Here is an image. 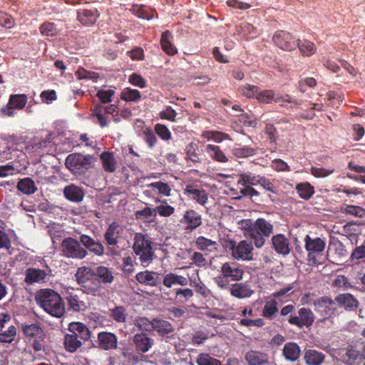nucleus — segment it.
<instances>
[{
    "instance_id": "nucleus-1",
    "label": "nucleus",
    "mask_w": 365,
    "mask_h": 365,
    "mask_svg": "<svg viewBox=\"0 0 365 365\" xmlns=\"http://www.w3.org/2000/svg\"><path fill=\"white\" fill-rule=\"evenodd\" d=\"M35 299L36 303L51 316L61 318L66 312L65 305L60 294L51 289L39 291Z\"/></svg>"
},
{
    "instance_id": "nucleus-2",
    "label": "nucleus",
    "mask_w": 365,
    "mask_h": 365,
    "mask_svg": "<svg viewBox=\"0 0 365 365\" xmlns=\"http://www.w3.org/2000/svg\"><path fill=\"white\" fill-rule=\"evenodd\" d=\"M153 242L150 238L143 233L137 232L134 235L133 250L140 264L146 267L153 260L155 256Z\"/></svg>"
},
{
    "instance_id": "nucleus-3",
    "label": "nucleus",
    "mask_w": 365,
    "mask_h": 365,
    "mask_svg": "<svg viewBox=\"0 0 365 365\" xmlns=\"http://www.w3.org/2000/svg\"><path fill=\"white\" fill-rule=\"evenodd\" d=\"M77 283L82 287L83 292L93 296H101L103 286L90 267H78L75 274Z\"/></svg>"
},
{
    "instance_id": "nucleus-4",
    "label": "nucleus",
    "mask_w": 365,
    "mask_h": 365,
    "mask_svg": "<svg viewBox=\"0 0 365 365\" xmlns=\"http://www.w3.org/2000/svg\"><path fill=\"white\" fill-rule=\"evenodd\" d=\"M68 331L71 334H67L64 336V346L66 351L69 352L76 351L81 346L82 343L78 339V337L83 340L90 338L91 332L87 327L81 322H71L68 326Z\"/></svg>"
},
{
    "instance_id": "nucleus-5",
    "label": "nucleus",
    "mask_w": 365,
    "mask_h": 365,
    "mask_svg": "<svg viewBox=\"0 0 365 365\" xmlns=\"http://www.w3.org/2000/svg\"><path fill=\"white\" fill-rule=\"evenodd\" d=\"M225 247L231 251L232 257L236 260L252 261L254 259L253 245L252 242L243 240L238 242L227 240Z\"/></svg>"
},
{
    "instance_id": "nucleus-6",
    "label": "nucleus",
    "mask_w": 365,
    "mask_h": 365,
    "mask_svg": "<svg viewBox=\"0 0 365 365\" xmlns=\"http://www.w3.org/2000/svg\"><path fill=\"white\" fill-rule=\"evenodd\" d=\"M304 247L308 252V261L312 264L322 263V253L324 250L326 242L320 237H312L307 235L304 237Z\"/></svg>"
},
{
    "instance_id": "nucleus-7",
    "label": "nucleus",
    "mask_w": 365,
    "mask_h": 365,
    "mask_svg": "<svg viewBox=\"0 0 365 365\" xmlns=\"http://www.w3.org/2000/svg\"><path fill=\"white\" fill-rule=\"evenodd\" d=\"M95 161L96 158L92 155L72 153L67 156L65 164L71 172L81 173L92 168Z\"/></svg>"
},
{
    "instance_id": "nucleus-8",
    "label": "nucleus",
    "mask_w": 365,
    "mask_h": 365,
    "mask_svg": "<svg viewBox=\"0 0 365 365\" xmlns=\"http://www.w3.org/2000/svg\"><path fill=\"white\" fill-rule=\"evenodd\" d=\"M80 240L68 237L63 240L61 247L62 255L68 258L83 259L88 255V251L81 246Z\"/></svg>"
},
{
    "instance_id": "nucleus-9",
    "label": "nucleus",
    "mask_w": 365,
    "mask_h": 365,
    "mask_svg": "<svg viewBox=\"0 0 365 365\" xmlns=\"http://www.w3.org/2000/svg\"><path fill=\"white\" fill-rule=\"evenodd\" d=\"M256 99L262 103H270L272 101H274L282 107H287L286 103L294 104L296 106H300L302 104L301 101L297 100L289 94L280 96L279 94H275L272 90H264L260 92L258 91L256 95Z\"/></svg>"
},
{
    "instance_id": "nucleus-10",
    "label": "nucleus",
    "mask_w": 365,
    "mask_h": 365,
    "mask_svg": "<svg viewBox=\"0 0 365 365\" xmlns=\"http://www.w3.org/2000/svg\"><path fill=\"white\" fill-rule=\"evenodd\" d=\"M335 302V300L334 301L326 296L314 300L313 304L315 312L324 317V319H321L320 322H323L335 314L337 309Z\"/></svg>"
},
{
    "instance_id": "nucleus-11",
    "label": "nucleus",
    "mask_w": 365,
    "mask_h": 365,
    "mask_svg": "<svg viewBox=\"0 0 365 365\" xmlns=\"http://www.w3.org/2000/svg\"><path fill=\"white\" fill-rule=\"evenodd\" d=\"M126 227L118 222H113L109 225L105 234L104 239L109 246L116 245L121 239L125 237Z\"/></svg>"
},
{
    "instance_id": "nucleus-12",
    "label": "nucleus",
    "mask_w": 365,
    "mask_h": 365,
    "mask_svg": "<svg viewBox=\"0 0 365 365\" xmlns=\"http://www.w3.org/2000/svg\"><path fill=\"white\" fill-rule=\"evenodd\" d=\"M274 43L279 48L291 51L294 50L297 46L298 39L295 38L288 31L279 30L276 31L272 37Z\"/></svg>"
},
{
    "instance_id": "nucleus-13",
    "label": "nucleus",
    "mask_w": 365,
    "mask_h": 365,
    "mask_svg": "<svg viewBox=\"0 0 365 365\" xmlns=\"http://www.w3.org/2000/svg\"><path fill=\"white\" fill-rule=\"evenodd\" d=\"M315 317L313 312L308 308L302 307L298 310V315H290L288 322L302 329L303 327H309L312 325Z\"/></svg>"
},
{
    "instance_id": "nucleus-14",
    "label": "nucleus",
    "mask_w": 365,
    "mask_h": 365,
    "mask_svg": "<svg viewBox=\"0 0 365 365\" xmlns=\"http://www.w3.org/2000/svg\"><path fill=\"white\" fill-rule=\"evenodd\" d=\"M220 272L234 282L240 281L244 275V269L242 265L235 262L223 263L220 267Z\"/></svg>"
},
{
    "instance_id": "nucleus-15",
    "label": "nucleus",
    "mask_w": 365,
    "mask_h": 365,
    "mask_svg": "<svg viewBox=\"0 0 365 365\" xmlns=\"http://www.w3.org/2000/svg\"><path fill=\"white\" fill-rule=\"evenodd\" d=\"M83 294L74 289L67 290L65 293L69 309L73 312L85 311L87 308L86 303L82 299Z\"/></svg>"
},
{
    "instance_id": "nucleus-16",
    "label": "nucleus",
    "mask_w": 365,
    "mask_h": 365,
    "mask_svg": "<svg viewBox=\"0 0 365 365\" xmlns=\"http://www.w3.org/2000/svg\"><path fill=\"white\" fill-rule=\"evenodd\" d=\"M180 222L185 225L186 230H192L202 225V217L195 210H187L180 220Z\"/></svg>"
},
{
    "instance_id": "nucleus-17",
    "label": "nucleus",
    "mask_w": 365,
    "mask_h": 365,
    "mask_svg": "<svg viewBox=\"0 0 365 365\" xmlns=\"http://www.w3.org/2000/svg\"><path fill=\"white\" fill-rule=\"evenodd\" d=\"M271 242L272 247L277 254L286 256L290 253L289 240L284 235L277 234L272 236Z\"/></svg>"
},
{
    "instance_id": "nucleus-18",
    "label": "nucleus",
    "mask_w": 365,
    "mask_h": 365,
    "mask_svg": "<svg viewBox=\"0 0 365 365\" xmlns=\"http://www.w3.org/2000/svg\"><path fill=\"white\" fill-rule=\"evenodd\" d=\"M80 242L85 247L84 248L93 253L98 257H102L105 254V248L101 242L95 240L87 235L80 236Z\"/></svg>"
},
{
    "instance_id": "nucleus-19",
    "label": "nucleus",
    "mask_w": 365,
    "mask_h": 365,
    "mask_svg": "<svg viewBox=\"0 0 365 365\" xmlns=\"http://www.w3.org/2000/svg\"><path fill=\"white\" fill-rule=\"evenodd\" d=\"M184 193L190 199L195 200L202 206L206 207L208 202V194L203 189H198L196 186L189 184L185 186Z\"/></svg>"
},
{
    "instance_id": "nucleus-20",
    "label": "nucleus",
    "mask_w": 365,
    "mask_h": 365,
    "mask_svg": "<svg viewBox=\"0 0 365 365\" xmlns=\"http://www.w3.org/2000/svg\"><path fill=\"white\" fill-rule=\"evenodd\" d=\"M48 273L44 269L29 267L25 271L24 282L28 284L44 283L46 282Z\"/></svg>"
},
{
    "instance_id": "nucleus-21",
    "label": "nucleus",
    "mask_w": 365,
    "mask_h": 365,
    "mask_svg": "<svg viewBox=\"0 0 365 365\" xmlns=\"http://www.w3.org/2000/svg\"><path fill=\"white\" fill-rule=\"evenodd\" d=\"M160 291L165 295H168L170 299H175L180 303H185L190 300L193 295V291L191 289H174L173 291L166 292L165 289L160 288Z\"/></svg>"
},
{
    "instance_id": "nucleus-22",
    "label": "nucleus",
    "mask_w": 365,
    "mask_h": 365,
    "mask_svg": "<svg viewBox=\"0 0 365 365\" xmlns=\"http://www.w3.org/2000/svg\"><path fill=\"white\" fill-rule=\"evenodd\" d=\"M93 272L98 277L101 284H110L115 279L113 269L106 266H98L93 269Z\"/></svg>"
},
{
    "instance_id": "nucleus-23",
    "label": "nucleus",
    "mask_w": 365,
    "mask_h": 365,
    "mask_svg": "<svg viewBox=\"0 0 365 365\" xmlns=\"http://www.w3.org/2000/svg\"><path fill=\"white\" fill-rule=\"evenodd\" d=\"M98 342L100 349L109 350L117 347V336L110 332H100L98 334Z\"/></svg>"
},
{
    "instance_id": "nucleus-24",
    "label": "nucleus",
    "mask_w": 365,
    "mask_h": 365,
    "mask_svg": "<svg viewBox=\"0 0 365 365\" xmlns=\"http://www.w3.org/2000/svg\"><path fill=\"white\" fill-rule=\"evenodd\" d=\"M99 14L95 8L82 9L78 11V20L83 25L90 26L93 24Z\"/></svg>"
},
{
    "instance_id": "nucleus-25",
    "label": "nucleus",
    "mask_w": 365,
    "mask_h": 365,
    "mask_svg": "<svg viewBox=\"0 0 365 365\" xmlns=\"http://www.w3.org/2000/svg\"><path fill=\"white\" fill-rule=\"evenodd\" d=\"M188 279L182 275L169 272L163 276V284L167 288H172L177 285L186 287L188 285Z\"/></svg>"
},
{
    "instance_id": "nucleus-26",
    "label": "nucleus",
    "mask_w": 365,
    "mask_h": 365,
    "mask_svg": "<svg viewBox=\"0 0 365 365\" xmlns=\"http://www.w3.org/2000/svg\"><path fill=\"white\" fill-rule=\"evenodd\" d=\"M133 344L137 351L145 353L152 347L153 339L144 333L136 334L133 336Z\"/></svg>"
},
{
    "instance_id": "nucleus-27",
    "label": "nucleus",
    "mask_w": 365,
    "mask_h": 365,
    "mask_svg": "<svg viewBox=\"0 0 365 365\" xmlns=\"http://www.w3.org/2000/svg\"><path fill=\"white\" fill-rule=\"evenodd\" d=\"M63 195L68 200L73 202H80L84 197V192L83 189L73 184L64 187Z\"/></svg>"
},
{
    "instance_id": "nucleus-28",
    "label": "nucleus",
    "mask_w": 365,
    "mask_h": 365,
    "mask_svg": "<svg viewBox=\"0 0 365 365\" xmlns=\"http://www.w3.org/2000/svg\"><path fill=\"white\" fill-rule=\"evenodd\" d=\"M245 360L249 365H263L268 363L266 354L253 350L245 354Z\"/></svg>"
},
{
    "instance_id": "nucleus-29",
    "label": "nucleus",
    "mask_w": 365,
    "mask_h": 365,
    "mask_svg": "<svg viewBox=\"0 0 365 365\" xmlns=\"http://www.w3.org/2000/svg\"><path fill=\"white\" fill-rule=\"evenodd\" d=\"M195 245L198 250L206 252H215L217 251V243L203 236L198 237L195 240Z\"/></svg>"
},
{
    "instance_id": "nucleus-30",
    "label": "nucleus",
    "mask_w": 365,
    "mask_h": 365,
    "mask_svg": "<svg viewBox=\"0 0 365 365\" xmlns=\"http://www.w3.org/2000/svg\"><path fill=\"white\" fill-rule=\"evenodd\" d=\"M230 294L237 298H246L250 297L253 291L250 287L243 283H236L232 284L230 288Z\"/></svg>"
},
{
    "instance_id": "nucleus-31",
    "label": "nucleus",
    "mask_w": 365,
    "mask_h": 365,
    "mask_svg": "<svg viewBox=\"0 0 365 365\" xmlns=\"http://www.w3.org/2000/svg\"><path fill=\"white\" fill-rule=\"evenodd\" d=\"M173 35L169 31H164L161 35L160 44L163 50L168 54L173 56L178 52L176 47L172 43Z\"/></svg>"
},
{
    "instance_id": "nucleus-32",
    "label": "nucleus",
    "mask_w": 365,
    "mask_h": 365,
    "mask_svg": "<svg viewBox=\"0 0 365 365\" xmlns=\"http://www.w3.org/2000/svg\"><path fill=\"white\" fill-rule=\"evenodd\" d=\"M301 350L297 343L289 342L283 349V356L287 360L295 361L300 356Z\"/></svg>"
},
{
    "instance_id": "nucleus-33",
    "label": "nucleus",
    "mask_w": 365,
    "mask_h": 365,
    "mask_svg": "<svg viewBox=\"0 0 365 365\" xmlns=\"http://www.w3.org/2000/svg\"><path fill=\"white\" fill-rule=\"evenodd\" d=\"M135 278L139 283L151 287H155L158 284V277L157 274L153 272L145 271L138 272Z\"/></svg>"
},
{
    "instance_id": "nucleus-34",
    "label": "nucleus",
    "mask_w": 365,
    "mask_h": 365,
    "mask_svg": "<svg viewBox=\"0 0 365 365\" xmlns=\"http://www.w3.org/2000/svg\"><path fill=\"white\" fill-rule=\"evenodd\" d=\"M103 168L108 173H113L116 170L117 161L113 153L103 152L100 155Z\"/></svg>"
},
{
    "instance_id": "nucleus-35",
    "label": "nucleus",
    "mask_w": 365,
    "mask_h": 365,
    "mask_svg": "<svg viewBox=\"0 0 365 365\" xmlns=\"http://www.w3.org/2000/svg\"><path fill=\"white\" fill-rule=\"evenodd\" d=\"M335 301L346 309H353L358 307V301L351 294H341L335 297Z\"/></svg>"
},
{
    "instance_id": "nucleus-36",
    "label": "nucleus",
    "mask_w": 365,
    "mask_h": 365,
    "mask_svg": "<svg viewBox=\"0 0 365 365\" xmlns=\"http://www.w3.org/2000/svg\"><path fill=\"white\" fill-rule=\"evenodd\" d=\"M153 330L157 331L161 336L168 335L174 331L172 324L165 320L153 319Z\"/></svg>"
},
{
    "instance_id": "nucleus-37",
    "label": "nucleus",
    "mask_w": 365,
    "mask_h": 365,
    "mask_svg": "<svg viewBox=\"0 0 365 365\" xmlns=\"http://www.w3.org/2000/svg\"><path fill=\"white\" fill-rule=\"evenodd\" d=\"M304 358L308 365H321L324 360V355L317 350L309 349L305 351Z\"/></svg>"
},
{
    "instance_id": "nucleus-38",
    "label": "nucleus",
    "mask_w": 365,
    "mask_h": 365,
    "mask_svg": "<svg viewBox=\"0 0 365 365\" xmlns=\"http://www.w3.org/2000/svg\"><path fill=\"white\" fill-rule=\"evenodd\" d=\"M255 228L267 238L269 237L274 232L273 225L264 218H258L255 220Z\"/></svg>"
},
{
    "instance_id": "nucleus-39",
    "label": "nucleus",
    "mask_w": 365,
    "mask_h": 365,
    "mask_svg": "<svg viewBox=\"0 0 365 365\" xmlns=\"http://www.w3.org/2000/svg\"><path fill=\"white\" fill-rule=\"evenodd\" d=\"M296 190L299 196L304 200H309L314 194V187L309 182H301L297 185Z\"/></svg>"
},
{
    "instance_id": "nucleus-40",
    "label": "nucleus",
    "mask_w": 365,
    "mask_h": 365,
    "mask_svg": "<svg viewBox=\"0 0 365 365\" xmlns=\"http://www.w3.org/2000/svg\"><path fill=\"white\" fill-rule=\"evenodd\" d=\"M17 188L19 191L26 195H31L34 193L37 187L35 182L30 178H25L19 181Z\"/></svg>"
},
{
    "instance_id": "nucleus-41",
    "label": "nucleus",
    "mask_w": 365,
    "mask_h": 365,
    "mask_svg": "<svg viewBox=\"0 0 365 365\" xmlns=\"http://www.w3.org/2000/svg\"><path fill=\"white\" fill-rule=\"evenodd\" d=\"M206 151L213 160L217 162L226 163L228 161V158L219 146L208 144L206 145Z\"/></svg>"
},
{
    "instance_id": "nucleus-42",
    "label": "nucleus",
    "mask_w": 365,
    "mask_h": 365,
    "mask_svg": "<svg viewBox=\"0 0 365 365\" xmlns=\"http://www.w3.org/2000/svg\"><path fill=\"white\" fill-rule=\"evenodd\" d=\"M147 187L149 188L150 191L156 192L164 196L170 195L171 187L168 183L161 181L155 182L147 185Z\"/></svg>"
},
{
    "instance_id": "nucleus-43",
    "label": "nucleus",
    "mask_w": 365,
    "mask_h": 365,
    "mask_svg": "<svg viewBox=\"0 0 365 365\" xmlns=\"http://www.w3.org/2000/svg\"><path fill=\"white\" fill-rule=\"evenodd\" d=\"M302 55L309 56L315 53L317 48L314 43L307 41H300L298 39L297 46Z\"/></svg>"
},
{
    "instance_id": "nucleus-44",
    "label": "nucleus",
    "mask_w": 365,
    "mask_h": 365,
    "mask_svg": "<svg viewBox=\"0 0 365 365\" xmlns=\"http://www.w3.org/2000/svg\"><path fill=\"white\" fill-rule=\"evenodd\" d=\"M110 316L118 323H124L128 317L126 308L123 306H118L110 309Z\"/></svg>"
},
{
    "instance_id": "nucleus-45",
    "label": "nucleus",
    "mask_w": 365,
    "mask_h": 365,
    "mask_svg": "<svg viewBox=\"0 0 365 365\" xmlns=\"http://www.w3.org/2000/svg\"><path fill=\"white\" fill-rule=\"evenodd\" d=\"M277 305L278 304L274 299L266 302L263 307V316L267 319H272L279 310Z\"/></svg>"
},
{
    "instance_id": "nucleus-46",
    "label": "nucleus",
    "mask_w": 365,
    "mask_h": 365,
    "mask_svg": "<svg viewBox=\"0 0 365 365\" xmlns=\"http://www.w3.org/2000/svg\"><path fill=\"white\" fill-rule=\"evenodd\" d=\"M27 102V96L25 94L12 95L9 99L11 108L21 109Z\"/></svg>"
},
{
    "instance_id": "nucleus-47",
    "label": "nucleus",
    "mask_w": 365,
    "mask_h": 365,
    "mask_svg": "<svg viewBox=\"0 0 365 365\" xmlns=\"http://www.w3.org/2000/svg\"><path fill=\"white\" fill-rule=\"evenodd\" d=\"M16 334V327L13 325L9 326L6 330L0 331V342L11 343L14 341Z\"/></svg>"
},
{
    "instance_id": "nucleus-48",
    "label": "nucleus",
    "mask_w": 365,
    "mask_h": 365,
    "mask_svg": "<svg viewBox=\"0 0 365 365\" xmlns=\"http://www.w3.org/2000/svg\"><path fill=\"white\" fill-rule=\"evenodd\" d=\"M247 237L252 240L257 248L262 247L267 238L255 228L252 230L251 232L248 234Z\"/></svg>"
},
{
    "instance_id": "nucleus-49",
    "label": "nucleus",
    "mask_w": 365,
    "mask_h": 365,
    "mask_svg": "<svg viewBox=\"0 0 365 365\" xmlns=\"http://www.w3.org/2000/svg\"><path fill=\"white\" fill-rule=\"evenodd\" d=\"M342 212L356 217L363 218L365 217V209L356 205H346Z\"/></svg>"
},
{
    "instance_id": "nucleus-50",
    "label": "nucleus",
    "mask_w": 365,
    "mask_h": 365,
    "mask_svg": "<svg viewBox=\"0 0 365 365\" xmlns=\"http://www.w3.org/2000/svg\"><path fill=\"white\" fill-rule=\"evenodd\" d=\"M141 97L140 93L135 89L125 88L121 93V98L125 101H137Z\"/></svg>"
},
{
    "instance_id": "nucleus-51",
    "label": "nucleus",
    "mask_w": 365,
    "mask_h": 365,
    "mask_svg": "<svg viewBox=\"0 0 365 365\" xmlns=\"http://www.w3.org/2000/svg\"><path fill=\"white\" fill-rule=\"evenodd\" d=\"M258 91L259 88L257 86L250 84H245L238 88V92L243 96L249 98H256Z\"/></svg>"
},
{
    "instance_id": "nucleus-52",
    "label": "nucleus",
    "mask_w": 365,
    "mask_h": 365,
    "mask_svg": "<svg viewBox=\"0 0 365 365\" xmlns=\"http://www.w3.org/2000/svg\"><path fill=\"white\" fill-rule=\"evenodd\" d=\"M196 363L197 365H220L218 359L205 353H201L197 356Z\"/></svg>"
},
{
    "instance_id": "nucleus-53",
    "label": "nucleus",
    "mask_w": 365,
    "mask_h": 365,
    "mask_svg": "<svg viewBox=\"0 0 365 365\" xmlns=\"http://www.w3.org/2000/svg\"><path fill=\"white\" fill-rule=\"evenodd\" d=\"M43 36L53 37L58 34V30L53 23L46 22L39 28Z\"/></svg>"
},
{
    "instance_id": "nucleus-54",
    "label": "nucleus",
    "mask_w": 365,
    "mask_h": 365,
    "mask_svg": "<svg viewBox=\"0 0 365 365\" xmlns=\"http://www.w3.org/2000/svg\"><path fill=\"white\" fill-rule=\"evenodd\" d=\"M232 153L237 158H247L256 154L254 148L247 146L235 148L233 149Z\"/></svg>"
},
{
    "instance_id": "nucleus-55",
    "label": "nucleus",
    "mask_w": 365,
    "mask_h": 365,
    "mask_svg": "<svg viewBox=\"0 0 365 365\" xmlns=\"http://www.w3.org/2000/svg\"><path fill=\"white\" fill-rule=\"evenodd\" d=\"M135 325L141 331H151L153 330V320L150 321L145 317H139L136 319Z\"/></svg>"
},
{
    "instance_id": "nucleus-56",
    "label": "nucleus",
    "mask_w": 365,
    "mask_h": 365,
    "mask_svg": "<svg viewBox=\"0 0 365 365\" xmlns=\"http://www.w3.org/2000/svg\"><path fill=\"white\" fill-rule=\"evenodd\" d=\"M155 132L163 140H168L171 138V133L163 124L157 123L155 125Z\"/></svg>"
},
{
    "instance_id": "nucleus-57",
    "label": "nucleus",
    "mask_w": 365,
    "mask_h": 365,
    "mask_svg": "<svg viewBox=\"0 0 365 365\" xmlns=\"http://www.w3.org/2000/svg\"><path fill=\"white\" fill-rule=\"evenodd\" d=\"M22 329L24 334L27 336H38L42 334V329L36 324L24 325Z\"/></svg>"
},
{
    "instance_id": "nucleus-58",
    "label": "nucleus",
    "mask_w": 365,
    "mask_h": 365,
    "mask_svg": "<svg viewBox=\"0 0 365 365\" xmlns=\"http://www.w3.org/2000/svg\"><path fill=\"white\" fill-rule=\"evenodd\" d=\"M359 354L354 349H347L345 353L341 356V360L344 363L347 364H352L355 363Z\"/></svg>"
},
{
    "instance_id": "nucleus-59",
    "label": "nucleus",
    "mask_w": 365,
    "mask_h": 365,
    "mask_svg": "<svg viewBox=\"0 0 365 365\" xmlns=\"http://www.w3.org/2000/svg\"><path fill=\"white\" fill-rule=\"evenodd\" d=\"M155 208L152 209L149 207H145L141 210H138L135 212V217L138 219H149L151 217H155Z\"/></svg>"
},
{
    "instance_id": "nucleus-60",
    "label": "nucleus",
    "mask_w": 365,
    "mask_h": 365,
    "mask_svg": "<svg viewBox=\"0 0 365 365\" xmlns=\"http://www.w3.org/2000/svg\"><path fill=\"white\" fill-rule=\"evenodd\" d=\"M334 169H325L324 168L312 167L311 174L316 178H325L334 173Z\"/></svg>"
},
{
    "instance_id": "nucleus-61",
    "label": "nucleus",
    "mask_w": 365,
    "mask_h": 365,
    "mask_svg": "<svg viewBox=\"0 0 365 365\" xmlns=\"http://www.w3.org/2000/svg\"><path fill=\"white\" fill-rule=\"evenodd\" d=\"M365 259V240L361 245L356 247L351 252L350 259L359 260Z\"/></svg>"
},
{
    "instance_id": "nucleus-62",
    "label": "nucleus",
    "mask_w": 365,
    "mask_h": 365,
    "mask_svg": "<svg viewBox=\"0 0 365 365\" xmlns=\"http://www.w3.org/2000/svg\"><path fill=\"white\" fill-rule=\"evenodd\" d=\"M215 283L217 285V287L222 289H229L231 287H230V282L231 279L224 274H220L214 278Z\"/></svg>"
},
{
    "instance_id": "nucleus-63",
    "label": "nucleus",
    "mask_w": 365,
    "mask_h": 365,
    "mask_svg": "<svg viewBox=\"0 0 365 365\" xmlns=\"http://www.w3.org/2000/svg\"><path fill=\"white\" fill-rule=\"evenodd\" d=\"M144 140L148 145L150 148H153L157 142V138L153 131L150 128H145L143 131Z\"/></svg>"
},
{
    "instance_id": "nucleus-64",
    "label": "nucleus",
    "mask_w": 365,
    "mask_h": 365,
    "mask_svg": "<svg viewBox=\"0 0 365 365\" xmlns=\"http://www.w3.org/2000/svg\"><path fill=\"white\" fill-rule=\"evenodd\" d=\"M159 116L161 119L175 121L177 116V113L170 106H167L165 110L159 113Z\"/></svg>"
}]
</instances>
